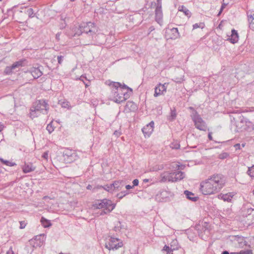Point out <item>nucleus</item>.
<instances>
[{"label":"nucleus","mask_w":254,"mask_h":254,"mask_svg":"<svg viewBox=\"0 0 254 254\" xmlns=\"http://www.w3.org/2000/svg\"><path fill=\"white\" fill-rule=\"evenodd\" d=\"M168 84V83H167L164 84L159 83L155 88L154 96L158 97L164 94L166 92Z\"/></svg>","instance_id":"obj_10"},{"label":"nucleus","mask_w":254,"mask_h":254,"mask_svg":"<svg viewBox=\"0 0 254 254\" xmlns=\"http://www.w3.org/2000/svg\"><path fill=\"white\" fill-rule=\"evenodd\" d=\"M62 107L65 108H69V103L68 102H63L62 104Z\"/></svg>","instance_id":"obj_43"},{"label":"nucleus","mask_w":254,"mask_h":254,"mask_svg":"<svg viewBox=\"0 0 254 254\" xmlns=\"http://www.w3.org/2000/svg\"><path fill=\"white\" fill-rule=\"evenodd\" d=\"M109 85L112 89L110 99L117 103L123 102L128 98V94L127 92L128 89L132 91V89L126 85H122L119 82H112Z\"/></svg>","instance_id":"obj_2"},{"label":"nucleus","mask_w":254,"mask_h":254,"mask_svg":"<svg viewBox=\"0 0 254 254\" xmlns=\"http://www.w3.org/2000/svg\"><path fill=\"white\" fill-rule=\"evenodd\" d=\"M154 125V122L151 121L142 128V131L145 137H149L152 134L153 131Z\"/></svg>","instance_id":"obj_11"},{"label":"nucleus","mask_w":254,"mask_h":254,"mask_svg":"<svg viewBox=\"0 0 254 254\" xmlns=\"http://www.w3.org/2000/svg\"><path fill=\"white\" fill-rule=\"evenodd\" d=\"M116 206V204L113 203L111 200L104 198L98 200L93 204V208L96 209H102L97 213L99 215H104L111 212Z\"/></svg>","instance_id":"obj_3"},{"label":"nucleus","mask_w":254,"mask_h":254,"mask_svg":"<svg viewBox=\"0 0 254 254\" xmlns=\"http://www.w3.org/2000/svg\"><path fill=\"white\" fill-rule=\"evenodd\" d=\"M138 183H139V181H138V179H134L133 181H132V184H133V187H134V186H138Z\"/></svg>","instance_id":"obj_44"},{"label":"nucleus","mask_w":254,"mask_h":254,"mask_svg":"<svg viewBox=\"0 0 254 254\" xmlns=\"http://www.w3.org/2000/svg\"><path fill=\"white\" fill-rule=\"evenodd\" d=\"M170 146L173 149H177L180 148V144L177 142H174L171 144Z\"/></svg>","instance_id":"obj_36"},{"label":"nucleus","mask_w":254,"mask_h":254,"mask_svg":"<svg viewBox=\"0 0 254 254\" xmlns=\"http://www.w3.org/2000/svg\"><path fill=\"white\" fill-rule=\"evenodd\" d=\"M185 177L184 173L181 171H175L173 172V182L180 181Z\"/></svg>","instance_id":"obj_17"},{"label":"nucleus","mask_w":254,"mask_h":254,"mask_svg":"<svg viewBox=\"0 0 254 254\" xmlns=\"http://www.w3.org/2000/svg\"><path fill=\"white\" fill-rule=\"evenodd\" d=\"M191 117L196 128L203 131L207 130V127L205 122L196 111L192 112Z\"/></svg>","instance_id":"obj_6"},{"label":"nucleus","mask_w":254,"mask_h":254,"mask_svg":"<svg viewBox=\"0 0 254 254\" xmlns=\"http://www.w3.org/2000/svg\"><path fill=\"white\" fill-rule=\"evenodd\" d=\"M112 184L113 186V188L114 191L115 190H120L124 186V184H123V182L120 181H115Z\"/></svg>","instance_id":"obj_21"},{"label":"nucleus","mask_w":254,"mask_h":254,"mask_svg":"<svg viewBox=\"0 0 254 254\" xmlns=\"http://www.w3.org/2000/svg\"><path fill=\"white\" fill-rule=\"evenodd\" d=\"M226 182V178L223 175L214 174L201 182L200 190L204 195L214 194L221 190Z\"/></svg>","instance_id":"obj_1"},{"label":"nucleus","mask_w":254,"mask_h":254,"mask_svg":"<svg viewBox=\"0 0 254 254\" xmlns=\"http://www.w3.org/2000/svg\"><path fill=\"white\" fill-rule=\"evenodd\" d=\"M173 172L166 171L162 173L160 175L161 182H173Z\"/></svg>","instance_id":"obj_12"},{"label":"nucleus","mask_w":254,"mask_h":254,"mask_svg":"<svg viewBox=\"0 0 254 254\" xmlns=\"http://www.w3.org/2000/svg\"><path fill=\"white\" fill-rule=\"evenodd\" d=\"M248 20L250 28L254 31V14L248 16Z\"/></svg>","instance_id":"obj_26"},{"label":"nucleus","mask_w":254,"mask_h":254,"mask_svg":"<svg viewBox=\"0 0 254 254\" xmlns=\"http://www.w3.org/2000/svg\"><path fill=\"white\" fill-rule=\"evenodd\" d=\"M143 182H145V183L148 182H149V179H144L143 180Z\"/></svg>","instance_id":"obj_62"},{"label":"nucleus","mask_w":254,"mask_h":254,"mask_svg":"<svg viewBox=\"0 0 254 254\" xmlns=\"http://www.w3.org/2000/svg\"><path fill=\"white\" fill-rule=\"evenodd\" d=\"M42 157L45 160H48V153L47 152H45L42 155Z\"/></svg>","instance_id":"obj_45"},{"label":"nucleus","mask_w":254,"mask_h":254,"mask_svg":"<svg viewBox=\"0 0 254 254\" xmlns=\"http://www.w3.org/2000/svg\"><path fill=\"white\" fill-rule=\"evenodd\" d=\"M192 26H193V29H195L198 28L203 29L205 26V24L203 22H200L199 23L194 24Z\"/></svg>","instance_id":"obj_33"},{"label":"nucleus","mask_w":254,"mask_h":254,"mask_svg":"<svg viewBox=\"0 0 254 254\" xmlns=\"http://www.w3.org/2000/svg\"><path fill=\"white\" fill-rule=\"evenodd\" d=\"M41 222L42 223V225L45 228H48L51 226V223L50 222V221L48 220L47 219H45L44 217H42Z\"/></svg>","instance_id":"obj_29"},{"label":"nucleus","mask_w":254,"mask_h":254,"mask_svg":"<svg viewBox=\"0 0 254 254\" xmlns=\"http://www.w3.org/2000/svg\"><path fill=\"white\" fill-rule=\"evenodd\" d=\"M155 21L160 25L162 26L163 23V12L162 8H156L155 11Z\"/></svg>","instance_id":"obj_13"},{"label":"nucleus","mask_w":254,"mask_h":254,"mask_svg":"<svg viewBox=\"0 0 254 254\" xmlns=\"http://www.w3.org/2000/svg\"><path fill=\"white\" fill-rule=\"evenodd\" d=\"M230 240L236 247L239 248H243L247 245V242L245 238L242 236H230Z\"/></svg>","instance_id":"obj_8"},{"label":"nucleus","mask_w":254,"mask_h":254,"mask_svg":"<svg viewBox=\"0 0 254 254\" xmlns=\"http://www.w3.org/2000/svg\"><path fill=\"white\" fill-rule=\"evenodd\" d=\"M156 8H162V0H157Z\"/></svg>","instance_id":"obj_40"},{"label":"nucleus","mask_w":254,"mask_h":254,"mask_svg":"<svg viewBox=\"0 0 254 254\" xmlns=\"http://www.w3.org/2000/svg\"><path fill=\"white\" fill-rule=\"evenodd\" d=\"M228 154L227 153H225L223 154V156L222 157H221V158H224V157H226L227 156H228Z\"/></svg>","instance_id":"obj_54"},{"label":"nucleus","mask_w":254,"mask_h":254,"mask_svg":"<svg viewBox=\"0 0 254 254\" xmlns=\"http://www.w3.org/2000/svg\"><path fill=\"white\" fill-rule=\"evenodd\" d=\"M121 134V131L119 130H115L114 132V135L117 137H119Z\"/></svg>","instance_id":"obj_46"},{"label":"nucleus","mask_w":254,"mask_h":254,"mask_svg":"<svg viewBox=\"0 0 254 254\" xmlns=\"http://www.w3.org/2000/svg\"><path fill=\"white\" fill-rule=\"evenodd\" d=\"M0 161L1 163L7 166L12 167L16 165L14 162H11L8 160H4L2 158H0Z\"/></svg>","instance_id":"obj_30"},{"label":"nucleus","mask_w":254,"mask_h":254,"mask_svg":"<svg viewBox=\"0 0 254 254\" xmlns=\"http://www.w3.org/2000/svg\"><path fill=\"white\" fill-rule=\"evenodd\" d=\"M171 196V193L170 191L166 190H162L157 194L156 199L159 201L166 202L169 199Z\"/></svg>","instance_id":"obj_9"},{"label":"nucleus","mask_w":254,"mask_h":254,"mask_svg":"<svg viewBox=\"0 0 254 254\" xmlns=\"http://www.w3.org/2000/svg\"><path fill=\"white\" fill-rule=\"evenodd\" d=\"M48 109V104L45 101L39 100L31 108L30 117L33 119L38 117L40 114H46Z\"/></svg>","instance_id":"obj_4"},{"label":"nucleus","mask_w":254,"mask_h":254,"mask_svg":"<svg viewBox=\"0 0 254 254\" xmlns=\"http://www.w3.org/2000/svg\"><path fill=\"white\" fill-rule=\"evenodd\" d=\"M53 121H52L47 126L46 129L49 133L53 132L55 129V127L52 125Z\"/></svg>","instance_id":"obj_32"},{"label":"nucleus","mask_w":254,"mask_h":254,"mask_svg":"<svg viewBox=\"0 0 254 254\" xmlns=\"http://www.w3.org/2000/svg\"><path fill=\"white\" fill-rule=\"evenodd\" d=\"M177 117L176 111L175 109H171L170 115L168 118V120L170 121H173L175 120Z\"/></svg>","instance_id":"obj_27"},{"label":"nucleus","mask_w":254,"mask_h":254,"mask_svg":"<svg viewBox=\"0 0 254 254\" xmlns=\"http://www.w3.org/2000/svg\"><path fill=\"white\" fill-rule=\"evenodd\" d=\"M129 104H131V105L135 106V105H133L131 102H127V106H128Z\"/></svg>","instance_id":"obj_64"},{"label":"nucleus","mask_w":254,"mask_h":254,"mask_svg":"<svg viewBox=\"0 0 254 254\" xmlns=\"http://www.w3.org/2000/svg\"><path fill=\"white\" fill-rule=\"evenodd\" d=\"M242 117H243L242 116H240V120H241V121H240V123H241H241H243V120L241 119Z\"/></svg>","instance_id":"obj_63"},{"label":"nucleus","mask_w":254,"mask_h":254,"mask_svg":"<svg viewBox=\"0 0 254 254\" xmlns=\"http://www.w3.org/2000/svg\"><path fill=\"white\" fill-rule=\"evenodd\" d=\"M84 78H85V79H86V78L85 76H84L83 75H81V76L80 77V78H79V79L80 80H81L83 81V83H84V85H85V86H86V87H87V86H88L89 85L87 83H85V81L83 80V79H84Z\"/></svg>","instance_id":"obj_42"},{"label":"nucleus","mask_w":254,"mask_h":254,"mask_svg":"<svg viewBox=\"0 0 254 254\" xmlns=\"http://www.w3.org/2000/svg\"><path fill=\"white\" fill-rule=\"evenodd\" d=\"M6 254H13V253L12 251H8L7 252Z\"/></svg>","instance_id":"obj_61"},{"label":"nucleus","mask_w":254,"mask_h":254,"mask_svg":"<svg viewBox=\"0 0 254 254\" xmlns=\"http://www.w3.org/2000/svg\"><path fill=\"white\" fill-rule=\"evenodd\" d=\"M200 227L199 225H196L195 227V229L197 230H199V227Z\"/></svg>","instance_id":"obj_60"},{"label":"nucleus","mask_w":254,"mask_h":254,"mask_svg":"<svg viewBox=\"0 0 254 254\" xmlns=\"http://www.w3.org/2000/svg\"><path fill=\"white\" fill-rule=\"evenodd\" d=\"M99 188H103L105 190H106V191H108V192H113L114 191V190H113V186H112V184H109V185H106L104 186H100V187H98Z\"/></svg>","instance_id":"obj_28"},{"label":"nucleus","mask_w":254,"mask_h":254,"mask_svg":"<svg viewBox=\"0 0 254 254\" xmlns=\"http://www.w3.org/2000/svg\"><path fill=\"white\" fill-rule=\"evenodd\" d=\"M184 194L188 199L192 201H196L198 199V197L195 196L194 193L187 190L184 191Z\"/></svg>","instance_id":"obj_19"},{"label":"nucleus","mask_w":254,"mask_h":254,"mask_svg":"<svg viewBox=\"0 0 254 254\" xmlns=\"http://www.w3.org/2000/svg\"><path fill=\"white\" fill-rule=\"evenodd\" d=\"M87 189L88 190H91L92 189V186L90 185H88L87 187Z\"/></svg>","instance_id":"obj_59"},{"label":"nucleus","mask_w":254,"mask_h":254,"mask_svg":"<svg viewBox=\"0 0 254 254\" xmlns=\"http://www.w3.org/2000/svg\"><path fill=\"white\" fill-rule=\"evenodd\" d=\"M3 127V125L1 123H0V132H1V131L2 130Z\"/></svg>","instance_id":"obj_53"},{"label":"nucleus","mask_w":254,"mask_h":254,"mask_svg":"<svg viewBox=\"0 0 254 254\" xmlns=\"http://www.w3.org/2000/svg\"><path fill=\"white\" fill-rule=\"evenodd\" d=\"M64 57L62 56H58L57 59L58 62L59 64H62L63 61Z\"/></svg>","instance_id":"obj_41"},{"label":"nucleus","mask_w":254,"mask_h":254,"mask_svg":"<svg viewBox=\"0 0 254 254\" xmlns=\"http://www.w3.org/2000/svg\"><path fill=\"white\" fill-rule=\"evenodd\" d=\"M171 168L174 169L175 171L179 170H183L185 168V166L181 164L178 162H173L171 165Z\"/></svg>","instance_id":"obj_22"},{"label":"nucleus","mask_w":254,"mask_h":254,"mask_svg":"<svg viewBox=\"0 0 254 254\" xmlns=\"http://www.w3.org/2000/svg\"><path fill=\"white\" fill-rule=\"evenodd\" d=\"M208 138H209V140H212V137L210 133H209V134H208Z\"/></svg>","instance_id":"obj_56"},{"label":"nucleus","mask_w":254,"mask_h":254,"mask_svg":"<svg viewBox=\"0 0 254 254\" xmlns=\"http://www.w3.org/2000/svg\"><path fill=\"white\" fill-rule=\"evenodd\" d=\"M154 30V28L153 27V26H151L149 28V33H150L151 32H152V31H153Z\"/></svg>","instance_id":"obj_52"},{"label":"nucleus","mask_w":254,"mask_h":254,"mask_svg":"<svg viewBox=\"0 0 254 254\" xmlns=\"http://www.w3.org/2000/svg\"><path fill=\"white\" fill-rule=\"evenodd\" d=\"M13 69L12 68V66H7L5 68V72L6 74H10L13 72Z\"/></svg>","instance_id":"obj_37"},{"label":"nucleus","mask_w":254,"mask_h":254,"mask_svg":"<svg viewBox=\"0 0 254 254\" xmlns=\"http://www.w3.org/2000/svg\"><path fill=\"white\" fill-rule=\"evenodd\" d=\"M247 174L251 178H254V165L251 167L248 168Z\"/></svg>","instance_id":"obj_31"},{"label":"nucleus","mask_w":254,"mask_h":254,"mask_svg":"<svg viewBox=\"0 0 254 254\" xmlns=\"http://www.w3.org/2000/svg\"><path fill=\"white\" fill-rule=\"evenodd\" d=\"M241 145L239 143L236 144L234 145V147L235 148L236 150H240V149H241Z\"/></svg>","instance_id":"obj_47"},{"label":"nucleus","mask_w":254,"mask_h":254,"mask_svg":"<svg viewBox=\"0 0 254 254\" xmlns=\"http://www.w3.org/2000/svg\"><path fill=\"white\" fill-rule=\"evenodd\" d=\"M236 127H237V128L236 131H239V130L241 127H239V125H236Z\"/></svg>","instance_id":"obj_58"},{"label":"nucleus","mask_w":254,"mask_h":254,"mask_svg":"<svg viewBox=\"0 0 254 254\" xmlns=\"http://www.w3.org/2000/svg\"><path fill=\"white\" fill-rule=\"evenodd\" d=\"M45 237V235L44 234H41L39 236H36L35 237V239L36 240H39V245H42L43 244V242L44 241V237Z\"/></svg>","instance_id":"obj_34"},{"label":"nucleus","mask_w":254,"mask_h":254,"mask_svg":"<svg viewBox=\"0 0 254 254\" xmlns=\"http://www.w3.org/2000/svg\"><path fill=\"white\" fill-rule=\"evenodd\" d=\"M35 170V167H33L32 164H25L22 167V170L24 173H30Z\"/></svg>","instance_id":"obj_20"},{"label":"nucleus","mask_w":254,"mask_h":254,"mask_svg":"<svg viewBox=\"0 0 254 254\" xmlns=\"http://www.w3.org/2000/svg\"><path fill=\"white\" fill-rule=\"evenodd\" d=\"M163 251H167V254H169V252H170V254H173L172 253V250H170V249L169 248V247L165 245L163 249Z\"/></svg>","instance_id":"obj_39"},{"label":"nucleus","mask_w":254,"mask_h":254,"mask_svg":"<svg viewBox=\"0 0 254 254\" xmlns=\"http://www.w3.org/2000/svg\"><path fill=\"white\" fill-rule=\"evenodd\" d=\"M122 241L117 238L109 237L107 239V242L105 244V247L109 250H117L123 246Z\"/></svg>","instance_id":"obj_7"},{"label":"nucleus","mask_w":254,"mask_h":254,"mask_svg":"<svg viewBox=\"0 0 254 254\" xmlns=\"http://www.w3.org/2000/svg\"><path fill=\"white\" fill-rule=\"evenodd\" d=\"M20 229H23L25 228L26 224L24 223V222L21 221V222H20Z\"/></svg>","instance_id":"obj_48"},{"label":"nucleus","mask_w":254,"mask_h":254,"mask_svg":"<svg viewBox=\"0 0 254 254\" xmlns=\"http://www.w3.org/2000/svg\"><path fill=\"white\" fill-rule=\"evenodd\" d=\"M167 33L170 35L169 38L173 40L177 39L180 37L177 28H173L167 31Z\"/></svg>","instance_id":"obj_15"},{"label":"nucleus","mask_w":254,"mask_h":254,"mask_svg":"<svg viewBox=\"0 0 254 254\" xmlns=\"http://www.w3.org/2000/svg\"><path fill=\"white\" fill-rule=\"evenodd\" d=\"M60 35H61V33H59V32L57 33L56 35V38L58 40H59L60 39Z\"/></svg>","instance_id":"obj_49"},{"label":"nucleus","mask_w":254,"mask_h":254,"mask_svg":"<svg viewBox=\"0 0 254 254\" xmlns=\"http://www.w3.org/2000/svg\"><path fill=\"white\" fill-rule=\"evenodd\" d=\"M234 194L232 192H229L225 194H220L218 197L219 199H222L224 201L231 202Z\"/></svg>","instance_id":"obj_16"},{"label":"nucleus","mask_w":254,"mask_h":254,"mask_svg":"<svg viewBox=\"0 0 254 254\" xmlns=\"http://www.w3.org/2000/svg\"><path fill=\"white\" fill-rule=\"evenodd\" d=\"M133 188V186H131L130 185H126V188L127 189V190H129L131 188Z\"/></svg>","instance_id":"obj_50"},{"label":"nucleus","mask_w":254,"mask_h":254,"mask_svg":"<svg viewBox=\"0 0 254 254\" xmlns=\"http://www.w3.org/2000/svg\"><path fill=\"white\" fill-rule=\"evenodd\" d=\"M229 39L231 43H232L233 44H235L238 41V40H239L238 33L236 30H235V29L232 30L231 35L230 38H229Z\"/></svg>","instance_id":"obj_18"},{"label":"nucleus","mask_w":254,"mask_h":254,"mask_svg":"<svg viewBox=\"0 0 254 254\" xmlns=\"http://www.w3.org/2000/svg\"><path fill=\"white\" fill-rule=\"evenodd\" d=\"M26 13L28 15L30 18H32L34 16V13L32 8H29L27 10Z\"/></svg>","instance_id":"obj_35"},{"label":"nucleus","mask_w":254,"mask_h":254,"mask_svg":"<svg viewBox=\"0 0 254 254\" xmlns=\"http://www.w3.org/2000/svg\"><path fill=\"white\" fill-rule=\"evenodd\" d=\"M76 29L77 31H75L74 36H79L82 33H85L93 37L97 32V28L94 23L91 22L82 23L79 28H76Z\"/></svg>","instance_id":"obj_5"},{"label":"nucleus","mask_w":254,"mask_h":254,"mask_svg":"<svg viewBox=\"0 0 254 254\" xmlns=\"http://www.w3.org/2000/svg\"><path fill=\"white\" fill-rule=\"evenodd\" d=\"M230 254H252L251 251H242L240 253H231Z\"/></svg>","instance_id":"obj_38"},{"label":"nucleus","mask_w":254,"mask_h":254,"mask_svg":"<svg viewBox=\"0 0 254 254\" xmlns=\"http://www.w3.org/2000/svg\"><path fill=\"white\" fill-rule=\"evenodd\" d=\"M223 9H222V8H221V7L220 8V10H219V13H218V16H219V15H220L221 14V13H222V11L223 10Z\"/></svg>","instance_id":"obj_57"},{"label":"nucleus","mask_w":254,"mask_h":254,"mask_svg":"<svg viewBox=\"0 0 254 254\" xmlns=\"http://www.w3.org/2000/svg\"><path fill=\"white\" fill-rule=\"evenodd\" d=\"M221 254H230L228 251H223Z\"/></svg>","instance_id":"obj_55"},{"label":"nucleus","mask_w":254,"mask_h":254,"mask_svg":"<svg viewBox=\"0 0 254 254\" xmlns=\"http://www.w3.org/2000/svg\"><path fill=\"white\" fill-rule=\"evenodd\" d=\"M227 3H222V5L221 6L222 9H224L225 7V6L227 5Z\"/></svg>","instance_id":"obj_51"},{"label":"nucleus","mask_w":254,"mask_h":254,"mask_svg":"<svg viewBox=\"0 0 254 254\" xmlns=\"http://www.w3.org/2000/svg\"><path fill=\"white\" fill-rule=\"evenodd\" d=\"M179 10L183 12L185 15L188 17H190L191 16V12L184 5L179 6Z\"/></svg>","instance_id":"obj_24"},{"label":"nucleus","mask_w":254,"mask_h":254,"mask_svg":"<svg viewBox=\"0 0 254 254\" xmlns=\"http://www.w3.org/2000/svg\"><path fill=\"white\" fill-rule=\"evenodd\" d=\"M27 72H30L35 79L40 77L43 74L39 67H31Z\"/></svg>","instance_id":"obj_14"},{"label":"nucleus","mask_w":254,"mask_h":254,"mask_svg":"<svg viewBox=\"0 0 254 254\" xmlns=\"http://www.w3.org/2000/svg\"><path fill=\"white\" fill-rule=\"evenodd\" d=\"M25 60H20L14 63L12 65V68L14 69L24 66V62Z\"/></svg>","instance_id":"obj_23"},{"label":"nucleus","mask_w":254,"mask_h":254,"mask_svg":"<svg viewBox=\"0 0 254 254\" xmlns=\"http://www.w3.org/2000/svg\"><path fill=\"white\" fill-rule=\"evenodd\" d=\"M64 157H67V158H69L70 161H72V159L73 158V156L75 155V153L71 150H67L64 152Z\"/></svg>","instance_id":"obj_25"}]
</instances>
